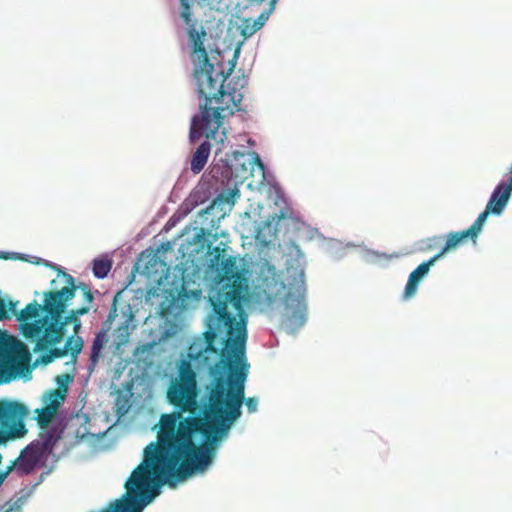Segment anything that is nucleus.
Returning <instances> with one entry per match:
<instances>
[{
  "label": "nucleus",
  "instance_id": "obj_20",
  "mask_svg": "<svg viewBox=\"0 0 512 512\" xmlns=\"http://www.w3.org/2000/svg\"><path fill=\"white\" fill-rule=\"evenodd\" d=\"M418 284H419V282H417L416 280L408 277V281H407V284L405 286L403 298L404 299H409V298L413 297L415 295L416 291H417Z\"/></svg>",
  "mask_w": 512,
  "mask_h": 512
},
{
  "label": "nucleus",
  "instance_id": "obj_10",
  "mask_svg": "<svg viewBox=\"0 0 512 512\" xmlns=\"http://www.w3.org/2000/svg\"><path fill=\"white\" fill-rule=\"evenodd\" d=\"M265 0H248L249 3L261 4ZM277 0H270L269 10L267 13H262L257 19H246L242 27V35L250 37L258 30H260L268 19L270 13L274 10Z\"/></svg>",
  "mask_w": 512,
  "mask_h": 512
},
{
  "label": "nucleus",
  "instance_id": "obj_6",
  "mask_svg": "<svg viewBox=\"0 0 512 512\" xmlns=\"http://www.w3.org/2000/svg\"><path fill=\"white\" fill-rule=\"evenodd\" d=\"M60 436L56 430L51 429L39 434V437L31 442L26 448L40 460L50 455Z\"/></svg>",
  "mask_w": 512,
  "mask_h": 512
},
{
  "label": "nucleus",
  "instance_id": "obj_1",
  "mask_svg": "<svg viewBox=\"0 0 512 512\" xmlns=\"http://www.w3.org/2000/svg\"><path fill=\"white\" fill-rule=\"evenodd\" d=\"M226 249L209 251L208 267L221 287L209 298L212 314L204 333V349L189 357L210 366L213 377L208 392L209 410L202 414L196 373L182 360L178 377L171 381L167 399L176 409L160 415L156 441L143 450L142 462L125 483L126 492L100 512H142L167 484L174 488L198 471H204L215 455V445L240 418L245 403L249 413L258 408L256 397L245 398L250 365L246 359L247 315L243 308L245 279L236 257H224Z\"/></svg>",
  "mask_w": 512,
  "mask_h": 512
},
{
  "label": "nucleus",
  "instance_id": "obj_7",
  "mask_svg": "<svg viewBox=\"0 0 512 512\" xmlns=\"http://www.w3.org/2000/svg\"><path fill=\"white\" fill-rule=\"evenodd\" d=\"M58 392H49L44 399L45 406L36 409V421L41 428H46L55 418L62 403L59 401L61 396Z\"/></svg>",
  "mask_w": 512,
  "mask_h": 512
},
{
  "label": "nucleus",
  "instance_id": "obj_3",
  "mask_svg": "<svg viewBox=\"0 0 512 512\" xmlns=\"http://www.w3.org/2000/svg\"><path fill=\"white\" fill-rule=\"evenodd\" d=\"M512 192V164L509 169L508 183H500L493 191L485 210L479 214L474 223L465 230L450 232L446 236L444 247L434 256L440 259L448 251L455 249L466 240L476 242L478 235L490 213L500 214L506 206Z\"/></svg>",
  "mask_w": 512,
  "mask_h": 512
},
{
  "label": "nucleus",
  "instance_id": "obj_13",
  "mask_svg": "<svg viewBox=\"0 0 512 512\" xmlns=\"http://www.w3.org/2000/svg\"><path fill=\"white\" fill-rule=\"evenodd\" d=\"M41 311H45L44 304L40 305L37 301H33L20 311L17 320L22 323L23 327L25 324H29L28 320L38 317Z\"/></svg>",
  "mask_w": 512,
  "mask_h": 512
},
{
  "label": "nucleus",
  "instance_id": "obj_12",
  "mask_svg": "<svg viewBox=\"0 0 512 512\" xmlns=\"http://www.w3.org/2000/svg\"><path fill=\"white\" fill-rule=\"evenodd\" d=\"M41 460L27 448L22 451L21 457L16 464V469L24 474L31 473Z\"/></svg>",
  "mask_w": 512,
  "mask_h": 512
},
{
  "label": "nucleus",
  "instance_id": "obj_22",
  "mask_svg": "<svg viewBox=\"0 0 512 512\" xmlns=\"http://www.w3.org/2000/svg\"><path fill=\"white\" fill-rule=\"evenodd\" d=\"M8 318L7 307L4 300L0 297V321Z\"/></svg>",
  "mask_w": 512,
  "mask_h": 512
},
{
  "label": "nucleus",
  "instance_id": "obj_23",
  "mask_svg": "<svg viewBox=\"0 0 512 512\" xmlns=\"http://www.w3.org/2000/svg\"><path fill=\"white\" fill-rule=\"evenodd\" d=\"M11 469L12 467H9L6 472L0 474V483L5 479V477L7 476L8 472L11 471Z\"/></svg>",
  "mask_w": 512,
  "mask_h": 512
},
{
  "label": "nucleus",
  "instance_id": "obj_2",
  "mask_svg": "<svg viewBox=\"0 0 512 512\" xmlns=\"http://www.w3.org/2000/svg\"><path fill=\"white\" fill-rule=\"evenodd\" d=\"M63 277L66 280L65 287L44 293L45 315L23 326V336L26 339L36 340L37 350H44L60 343L68 324H73L74 332L77 334L81 327L79 316L87 314L90 310L88 306H83L72 309L63 317L67 302L75 296L76 291L74 278L66 273Z\"/></svg>",
  "mask_w": 512,
  "mask_h": 512
},
{
  "label": "nucleus",
  "instance_id": "obj_21",
  "mask_svg": "<svg viewBox=\"0 0 512 512\" xmlns=\"http://www.w3.org/2000/svg\"><path fill=\"white\" fill-rule=\"evenodd\" d=\"M76 289H80L83 292L84 295V302L86 303L85 306H88L93 302L94 296L88 287V285L84 283H80L79 285H75Z\"/></svg>",
  "mask_w": 512,
  "mask_h": 512
},
{
  "label": "nucleus",
  "instance_id": "obj_19",
  "mask_svg": "<svg viewBox=\"0 0 512 512\" xmlns=\"http://www.w3.org/2000/svg\"><path fill=\"white\" fill-rule=\"evenodd\" d=\"M43 351H47V353L41 356V361L43 364H49L55 359L62 358L67 355L65 348H52L49 346L47 349Z\"/></svg>",
  "mask_w": 512,
  "mask_h": 512
},
{
  "label": "nucleus",
  "instance_id": "obj_11",
  "mask_svg": "<svg viewBox=\"0 0 512 512\" xmlns=\"http://www.w3.org/2000/svg\"><path fill=\"white\" fill-rule=\"evenodd\" d=\"M210 149V143L208 141H205L201 143L200 146L193 153L190 168L194 174L200 173L205 167L210 154Z\"/></svg>",
  "mask_w": 512,
  "mask_h": 512
},
{
  "label": "nucleus",
  "instance_id": "obj_24",
  "mask_svg": "<svg viewBox=\"0 0 512 512\" xmlns=\"http://www.w3.org/2000/svg\"><path fill=\"white\" fill-rule=\"evenodd\" d=\"M14 308V304L12 302H10V309H13Z\"/></svg>",
  "mask_w": 512,
  "mask_h": 512
},
{
  "label": "nucleus",
  "instance_id": "obj_17",
  "mask_svg": "<svg viewBox=\"0 0 512 512\" xmlns=\"http://www.w3.org/2000/svg\"><path fill=\"white\" fill-rule=\"evenodd\" d=\"M112 267L111 261L106 259H95L93 262V273L97 278H104Z\"/></svg>",
  "mask_w": 512,
  "mask_h": 512
},
{
  "label": "nucleus",
  "instance_id": "obj_15",
  "mask_svg": "<svg viewBox=\"0 0 512 512\" xmlns=\"http://www.w3.org/2000/svg\"><path fill=\"white\" fill-rule=\"evenodd\" d=\"M64 348L66 353L71 355L72 362L75 363L77 356L81 353L83 348V340L81 337L70 336L67 338Z\"/></svg>",
  "mask_w": 512,
  "mask_h": 512
},
{
  "label": "nucleus",
  "instance_id": "obj_8",
  "mask_svg": "<svg viewBox=\"0 0 512 512\" xmlns=\"http://www.w3.org/2000/svg\"><path fill=\"white\" fill-rule=\"evenodd\" d=\"M257 164V166L264 171V164L261 161L258 154L254 153L251 156V159L248 161V165L246 164L245 154L241 152H234L233 160L230 164V169L232 174L235 175L236 178L246 179L248 172L251 170V165Z\"/></svg>",
  "mask_w": 512,
  "mask_h": 512
},
{
  "label": "nucleus",
  "instance_id": "obj_25",
  "mask_svg": "<svg viewBox=\"0 0 512 512\" xmlns=\"http://www.w3.org/2000/svg\"><path fill=\"white\" fill-rule=\"evenodd\" d=\"M115 302H116V298L114 299V303H115ZM115 311H116V308L114 307V308H113V312H115Z\"/></svg>",
  "mask_w": 512,
  "mask_h": 512
},
{
  "label": "nucleus",
  "instance_id": "obj_9",
  "mask_svg": "<svg viewBox=\"0 0 512 512\" xmlns=\"http://www.w3.org/2000/svg\"><path fill=\"white\" fill-rule=\"evenodd\" d=\"M24 365L23 359L0 347V374L2 376L10 379L16 376L20 372V367Z\"/></svg>",
  "mask_w": 512,
  "mask_h": 512
},
{
  "label": "nucleus",
  "instance_id": "obj_18",
  "mask_svg": "<svg viewBox=\"0 0 512 512\" xmlns=\"http://www.w3.org/2000/svg\"><path fill=\"white\" fill-rule=\"evenodd\" d=\"M438 259L433 256L428 261L421 263L415 270H413L409 277L420 282L421 279L429 272L430 267L437 261Z\"/></svg>",
  "mask_w": 512,
  "mask_h": 512
},
{
  "label": "nucleus",
  "instance_id": "obj_4",
  "mask_svg": "<svg viewBox=\"0 0 512 512\" xmlns=\"http://www.w3.org/2000/svg\"><path fill=\"white\" fill-rule=\"evenodd\" d=\"M28 414L29 410L23 403L0 399V444L25 435L24 419Z\"/></svg>",
  "mask_w": 512,
  "mask_h": 512
},
{
  "label": "nucleus",
  "instance_id": "obj_14",
  "mask_svg": "<svg viewBox=\"0 0 512 512\" xmlns=\"http://www.w3.org/2000/svg\"><path fill=\"white\" fill-rule=\"evenodd\" d=\"M107 342V337L105 332H99L92 343L90 361L92 366H95L99 360L101 350L103 349L105 343Z\"/></svg>",
  "mask_w": 512,
  "mask_h": 512
},
{
  "label": "nucleus",
  "instance_id": "obj_16",
  "mask_svg": "<svg viewBox=\"0 0 512 512\" xmlns=\"http://www.w3.org/2000/svg\"><path fill=\"white\" fill-rule=\"evenodd\" d=\"M73 380V376L67 373L60 374L56 377V383L58 385L57 389L51 390L50 392H58L61 396L59 401L63 403L66 397V393L68 391V384Z\"/></svg>",
  "mask_w": 512,
  "mask_h": 512
},
{
  "label": "nucleus",
  "instance_id": "obj_5",
  "mask_svg": "<svg viewBox=\"0 0 512 512\" xmlns=\"http://www.w3.org/2000/svg\"><path fill=\"white\" fill-rule=\"evenodd\" d=\"M287 313V322L292 330L299 329L306 321V303L304 294L293 296L291 292L286 295L285 299Z\"/></svg>",
  "mask_w": 512,
  "mask_h": 512
}]
</instances>
